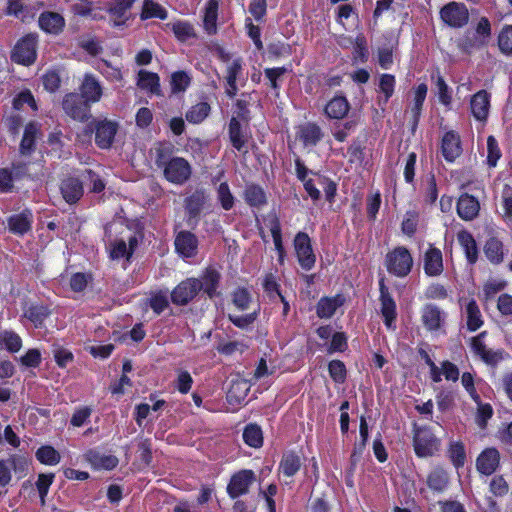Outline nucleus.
<instances>
[{"label":"nucleus","instance_id":"obj_12","mask_svg":"<svg viewBox=\"0 0 512 512\" xmlns=\"http://www.w3.org/2000/svg\"><path fill=\"white\" fill-rule=\"evenodd\" d=\"M79 91L81 98L90 105L99 102L103 96V87L100 81L91 73L84 74Z\"/></svg>","mask_w":512,"mask_h":512},{"label":"nucleus","instance_id":"obj_24","mask_svg":"<svg viewBox=\"0 0 512 512\" xmlns=\"http://www.w3.org/2000/svg\"><path fill=\"white\" fill-rule=\"evenodd\" d=\"M198 242L194 234L186 231L180 232L175 239L177 252L185 258L196 254Z\"/></svg>","mask_w":512,"mask_h":512},{"label":"nucleus","instance_id":"obj_32","mask_svg":"<svg viewBox=\"0 0 512 512\" xmlns=\"http://www.w3.org/2000/svg\"><path fill=\"white\" fill-rule=\"evenodd\" d=\"M137 85L140 89L150 92L151 94H160V79L156 73L140 70Z\"/></svg>","mask_w":512,"mask_h":512},{"label":"nucleus","instance_id":"obj_3","mask_svg":"<svg viewBox=\"0 0 512 512\" xmlns=\"http://www.w3.org/2000/svg\"><path fill=\"white\" fill-rule=\"evenodd\" d=\"M37 37L29 34L21 38L12 51L11 58L14 62L30 65L36 59Z\"/></svg>","mask_w":512,"mask_h":512},{"label":"nucleus","instance_id":"obj_16","mask_svg":"<svg viewBox=\"0 0 512 512\" xmlns=\"http://www.w3.org/2000/svg\"><path fill=\"white\" fill-rule=\"evenodd\" d=\"M486 332H481L471 340V348L475 355L479 356L482 361L487 364H497L502 359V352L500 350L494 351L486 347L484 337Z\"/></svg>","mask_w":512,"mask_h":512},{"label":"nucleus","instance_id":"obj_61","mask_svg":"<svg viewBox=\"0 0 512 512\" xmlns=\"http://www.w3.org/2000/svg\"><path fill=\"white\" fill-rule=\"evenodd\" d=\"M501 157L497 140L493 136L487 138V163L489 167H496Z\"/></svg>","mask_w":512,"mask_h":512},{"label":"nucleus","instance_id":"obj_60","mask_svg":"<svg viewBox=\"0 0 512 512\" xmlns=\"http://www.w3.org/2000/svg\"><path fill=\"white\" fill-rule=\"evenodd\" d=\"M417 225L418 213L414 210L407 211L401 225L402 232L408 236H412L416 232Z\"/></svg>","mask_w":512,"mask_h":512},{"label":"nucleus","instance_id":"obj_28","mask_svg":"<svg viewBox=\"0 0 512 512\" xmlns=\"http://www.w3.org/2000/svg\"><path fill=\"white\" fill-rule=\"evenodd\" d=\"M135 0H114L108 11L115 26H120L128 19V11Z\"/></svg>","mask_w":512,"mask_h":512},{"label":"nucleus","instance_id":"obj_6","mask_svg":"<svg viewBox=\"0 0 512 512\" xmlns=\"http://www.w3.org/2000/svg\"><path fill=\"white\" fill-rule=\"evenodd\" d=\"M294 249L300 266L305 270H310L315 264L316 257L313 253L309 236L304 232L296 234L294 239Z\"/></svg>","mask_w":512,"mask_h":512},{"label":"nucleus","instance_id":"obj_17","mask_svg":"<svg viewBox=\"0 0 512 512\" xmlns=\"http://www.w3.org/2000/svg\"><path fill=\"white\" fill-rule=\"evenodd\" d=\"M127 240L128 243L124 238L110 241L108 250L113 260L125 258L128 261L130 259L138 244V240L135 236L131 235L127 237Z\"/></svg>","mask_w":512,"mask_h":512},{"label":"nucleus","instance_id":"obj_21","mask_svg":"<svg viewBox=\"0 0 512 512\" xmlns=\"http://www.w3.org/2000/svg\"><path fill=\"white\" fill-rule=\"evenodd\" d=\"M442 154L446 161L453 162L461 154V144L458 134L449 131L442 138Z\"/></svg>","mask_w":512,"mask_h":512},{"label":"nucleus","instance_id":"obj_19","mask_svg":"<svg viewBox=\"0 0 512 512\" xmlns=\"http://www.w3.org/2000/svg\"><path fill=\"white\" fill-rule=\"evenodd\" d=\"M480 210L479 201L472 195L462 194L457 202V213L465 221H471L477 217Z\"/></svg>","mask_w":512,"mask_h":512},{"label":"nucleus","instance_id":"obj_53","mask_svg":"<svg viewBox=\"0 0 512 512\" xmlns=\"http://www.w3.org/2000/svg\"><path fill=\"white\" fill-rule=\"evenodd\" d=\"M217 200L224 210H230L235 203V197L231 193L229 185L226 182L221 183L217 188Z\"/></svg>","mask_w":512,"mask_h":512},{"label":"nucleus","instance_id":"obj_55","mask_svg":"<svg viewBox=\"0 0 512 512\" xmlns=\"http://www.w3.org/2000/svg\"><path fill=\"white\" fill-rule=\"evenodd\" d=\"M6 463H8L10 468H13L15 474L19 478H22L26 476L28 472L30 461L25 456L13 455L6 461Z\"/></svg>","mask_w":512,"mask_h":512},{"label":"nucleus","instance_id":"obj_54","mask_svg":"<svg viewBox=\"0 0 512 512\" xmlns=\"http://www.w3.org/2000/svg\"><path fill=\"white\" fill-rule=\"evenodd\" d=\"M449 457L456 468L462 467L466 460L464 445L461 442H451L449 446Z\"/></svg>","mask_w":512,"mask_h":512},{"label":"nucleus","instance_id":"obj_23","mask_svg":"<svg viewBox=\"0 0 512 512\" xmlns=\"http://www.w3.org/2000/svg\"><path fill=\"white\" fill-rule=\"evenodd\" d=\"M499 464V453L494 448L484 450L477 458L476 466L480 473L491 475Z\"/></svg>","mask_w":512,"mask_h":512},{"label":"nucleus","instance_id":"obj_25","mask_svg":"<svg viewBox=\"0 0 512 512\" xmlns=\"http://www.w3.org/2000/svg\"><path fill=\"white\" fill-rule=\"evenodd\" d=\"M265 223L271 232L275 250L278 254V260L282 264L284 262V258H285V249H284V246L282 243V232H281L280 221L275 214H270L265 219Z\"/></svg>","mask_w":512,"mask_h":512},{"label":"nucleus","instance_id":"obj_62","mask_svg":"<svg viewBox=\"0 0 512 512\" xmlns=\"http://www.w3.org/2000/svg\"><path fill=\"white\" fill-rule=\"evenodd\" d=\"M498 44L503 53H512V25L503 27L498 36Z\"/></svg>","mask_w":512,"mask_h":512},{"label":"nucleus","instance_id":"obj_15","mask_svg":"<svg viewBox=\"0 0 512 512\" xmlns=\"http://www.w3.org/2000/svg\"><path fill=\"white\" fill-rule=\"evenodd\" d=\"M423 269L426 275L436 277L442 274L443 256L440 249L430 245L423 256Z\"/></svg>","mask_w":512,"mask_h":512},{"label":"nucleus","instance_id":"obj_44","mask_svg":"<svg viewBox=\"0 0 512 512\" xmlns=\"http://www.w3.org/2000/svg\"><path fill=\"white\" fill-rule=\"evenodd\" d=\"M210 110V105L207 102L197 103L186 112V120L193 124H199L208 117Z\"/></svg>","mask_w":512,"mask_h":512},{"label":"nucleus","instance_id":"obj_52","mask_svg":"<svg viewBox=\"0 0 512 512\" xmlns=\"http://www.w3.org/2000/svg\"><path fill=\"white\" fill-rule=\"evenodd\" d=\"M395 77L391 74H383L379 79V90L384 94L383 98H380L379 102L386 104L389 98L393 95L395 89Z\"/></svg>","mask_w":512,"mask_h":512},{"label":"nucleus","instance_id":"obj_13","mask_svg":"<svg viewBox=\"0 0 512 512\" xmlns=\"http://www.w3.org/2000/svg\"><path fill=\"white\" fill-rule=\"evenodd\" d=\"M254 480V473L251 470H241L231 477L227 486L228 495L235 499L248 492L249 486Z\"/></svg>","mask_w":512,"mask_h":512},{"label":"nucleus","instance_id":"obj_42","mask_svg":"<svg viewBox=\"0 0 512 512\" xmlns=\"http://www.w3.org/2000/svg\"><path fill=\"white\" fill-rule=\"evenodd\" d=\"M168 17L167 10L154 0H144L141 12V19L158 18L164 20Z\"/></svg>","mask_w":512,"mask_h":512},{"label":"nucleus","instance_id":"obj_47","mask_svg":"<svg viewBox=\"0 0 512 512\" xmlns=\"http://www.w3.org/2000/svg\"><path fill=\"white\" fill-rule=\"evenodd\" d=\"M301 467L299 456L294 453L285 454L280 463V471L287 477L294 476Z\"/></svg>","mask_w":512,"mask_h":512},{"label":"nucleus","instance_id":"obj_43","mask_svg":"<svg viewBox=\"0 0 512 512\" xmlns=\"http://www.w3.org/2000/svg\"><path fill=\"white\" fill-rule=\"evenodd\" d=\"M244 442L253 448H259L263 444V433L261 428L256 424H249L243 431Z\"/></svg>","mask_w":512,"mask_h":512},{"label":"nucleus","instance_id":"obj_58","mask_svg":"<svg viewBox=\"0 0 512 512\" xmlns=\"http://www.w3.org/2000/svg\"><path fill=\"white\" fill-rule=\"evenodd\" d=\"M150 307L156 314L162 313L169 304L168 301V293L164 291H159L151 295L150 300Z\"/></svg>","mask_w":512,"mask_h":512},{"label":"nucleus","instance_id":"obj_27","mask_svg":"<svg viewBox=\"0 0 512 512\" xmlns=\"http://www.w3.org/2000/svg\"><path fill=\"white\" fill-rule=\"evenodd\" d=\"M297 137L305 147H314L322 138L320 127L314 123L300 125L297 130Z\"/></svg>","mask_w":512,"mask_h":512},{"label":"nucleus","instance_id":"obj_56","mask_svg":"<svg viewBox=\"0 0 512 512\" xmlns=\"http://www.w3.org/2000/svg\"><path fill=\"white\" fill-rule=\"evenodd\" d=\"M191 78L184 71H178L171 75V88L172 92H184L190 85Z\"/></svg>","mask_w":512,"mask_h":512},{"label":"nucleus","instance_id":"obj_7","mask_svg":"<svg viewBox=\"0 0 512 512\" xmlns=\"http://www.w3.org/2000/svg\"><path fill=\"white\" fill-rule=\"evenodd\" d=\"M164 175L171 183L183 184L191 175V167L184 158L175 157L166 163Z\"/></svg>","mask_w":512,"mask_h":512},{"label":"nucleus","instance_id":"obj_5","mask_svg":"<svg viewBox=\"0 0 512 512\" xmlns=\"http://www.w3.org/2000/svg\"><path fill=\"white\" fill-rule=\"evenodd\" d=\"M65 113L78 121H85L90 117V104L77 93L67 94L62 102Z\"/></svg>","mask_w":512,"mask_h":512},{"label":"nucleus","instance_id":"obj_31","mask_svg":"<svg viewBox=\"0 0 512 512\" xmlns=\"http://www.w3.org/2000/svg\"><path fill=\"white\" fill-rule=\"evenodd\" d=\"M467 328L470 331H476L483 325L481 311L474 299L467 300L464 307Z\"/></svg>","mask_w":512,"mask_h":512},{"label":"nucleus","instance_id":"obj_14","mask_svg":"<svg viewBox=\"0 0 512 512\" xmlns=\"http://www.w3.org/2000/svg\"><path fill=\"white\" fill-rule=\"evenodd\" d=\"M428 87L426 84H419L414 90V97L412 102L409 104L406 114L410 117V125L412 131H415L419 118L422 112V107L426 99Z\"/></svg>","mask_w":512,"mask_h":512},{"label":"nucleus","instance_id":"obj_11","mask_svg":"<svg viewBox=\"0 0 512 512\" xmlns=\"http://www.w3.org/2000/svg\"><path fill=\"white\" fill-rule=\"evenodd\" d=\"M380 286V302H381V314L384 318V324L389 330H395L394 324L396 319V303L391 297L388 288L385 286L384 280L381 279L379 282Z\"/></svg>","mask_w":512,"mask_h":512},{"label":"nucleus","instance_id":"obj_39","mask_svg":"<svg viewBox=\"0 0 512 512\" xmlns=\"http://www.w3.org/2000/svg\"><path fill=\"white\" fill-rule=\"evenodd\" d=\"M165 27L166 29L171 30L174 33L175 37L181 42L187 41L188 39L195 37L194 28L187 21L177 20L174 22H169L165 25Z\"/></svg>","mask_w":512,"mask_h":512},{"label":"nucleus","instance_id":"obj_37","mask_svg":"<svg viewBox=\"0 0 512 512\" xmlns=\"http://www.w3.org/2000/svg\"><path fill=\"white\" fill-rule=\"evenodd\" d=\"M201 289L210 297H214L217 294V288L220 280V274L214 268H208L203 273L201 279Z\"/></svg>","mask_w":512,"mask_h":512},{"label":"nucleus","instance_id":"obj_33","mask_svg":"<svg viewBox=\"0 0 512 512\" xmlns=\"http://www.w3.org/2000/svg\"><path fill=\"white\" fill-rule=\"evenodd\" d=\"M349 103L344 96H335L326 107L325 113L331 119H342L349 111Z\"/></svg>","mask_w":512,"mask_h":512},{"label":"nucleus","instance_id":"obj_30","mask_svg":"<svg viewBox=\"0 0 512 512\" xmlns=\"http://www.w3.org/2000/svg\"><path fill=\"white\" fill-rule=\"evenodd\" d=\"M32 224V212L24 210L23 212L13 215L8 219V225L11 232L23 235L30 230Z\"/></svg>","mask_w":512,"mask_h":512},{"label":"nucleus","instance_id":"obj_18","mask_svg":"<svg viewBox=\"0 0 512 512\" xmlns=\"http://www.w3.org/2000/svg\"><path fill=\"white\" fill-rule=\"evenodd\" d=\"M243 61L241 58H234L227 63L226 67V94L234 97L238 92L237 82L242 76Z\"/></svg>","mask_w":512,"mask_h":512},{"label":"nucleus","instance_id":"obj_1","mask_svg":"<svg viewBox=\"0 0 512 512\" xmlns=\"http://www.w3.org/2000/svg\"><path fill=\"white\" fill-rule=\"evenodd\" d=\"M385 264L389 273L397 277H405L412 269L413 258L407 248L400 246L386 255Z\"/></svg>","mask_w":512,"mask_h":512},{"label":"nucleus","instance_id":"obj_45","mask_svg":"<svg viewBox=\"0 0 512 512\" xmlns=\"http://www.w3.org/2000/svg\"><path fill=\"white\" fill-rule=\"evenodd\" d=\"M245 201L250 206H261L266 203V195L264 190L254 184L247 185L244 190Z\"/></svg>","mask_w":512,"mask_h":512},{"label":"nucleus","instance_id":"obj_49","mask_svg":"<svg viewBox=\"0 0 512 512\" xmlns=\"http://www.w3.org/2000/svg\"><path fill=\"white\" fill-rule=\"evenodd\" d=\"M37 132L38 125L36 123H29L25 127L24 135L20 144V152L22 155H28L32 151Z\"/></svg>","mask_w":512,"mask_h":512},{"label":"nucleus","instance_id":"obj_59","mask_svg":"<svg viewBox=\"0 0 512 512\" xmlns=\"http://www.w3.org/2000/svg\"><path fill=\"white\" fill-rule=\"evenodd\" d=\"M97 70L111 82H119L122 80V72L118 67L111 66L107 61H103L97 66Z\"/></svg>","mask_w":512,"mask_h":512},{"label":"nucleus","instance_id":"obj_10","mask_svg":"<svg viewBox=\"0 0 512 512\" xmlns=\"http://www.w3.org/2000/svg\"><path fill=\"white\" fill-rule=\"evenodd\" d=\"M118 131V123L102 119L95 123V142L101 149L110 148Z\"/></svg>","mask_w":512,"mask_h":512},{"label":"nucleus","instance_id":"obj_4","mask_svg":"<svg viewBox=\"0 0 512 512\" xmlns=\"http://www.w3.org/2000/svg\"><path fill=\"white\" fill-rule=\"evenodd\" d=\"M440 17L448 26L461 28L468 23L469 12L463 3L450 2L440 10Z\"/></svg>","mask_w":512,"mask_h":512},{"label":"nucleus","instance_id":"obj_9","mask_svg":"<svg viewBox=\"0 0 512 512\" xmlns=\"http://www.w3.org/2000/svg\"><path fill=\"white\" fill-rule=\"evenodd\" d=\"M421 321L429 332H439L446 321V313L435 304H426L421 309Z\"/></svg>","mask_w":512,"mask_h":512},{"label":"nucleus","instance_id":"obj_57","mask_svg":"<svg viewBox=\"0 0 512 512\" xmlns=\"http://www.w3.org/2000/svg\"><path fill=\"white\" fill-rule=\"evenodd\" d=\"M249 386L244 380H237L232 383L230 390L228 391V398L230 400L235 399L237 402H241L247 396Z\"/></svg>","mask_w":512,"mask_h":512},{"label":"nucleus","instance_id":"obj_38","mask_svg":"<svg viewBox=\"0 0 512 512\" xmlns=\"http://www.w3.org/2000/svg\"><path fill=\"white\" fill-rule=\"evenodd\" d=\"M229 138L232 146L239 152L245 151L247 135L242 131L239 121L233 117L229 123Z\"/></svg>","mask_w":512,"mask_h":512},{"label":"nucleus","instance_id":"obj_63","mask_svg":"<svg viewBox=\"0 0 512 512\" xmlns=\"http://www.w3.org/2000/svg\"><path fill=\"white\" fill-rule=\"evenodd\" d=\"M47 314V309L43 306H31L24 312L25 317L33 322L36 327L42 324Z\"/></svg>","mask_w":512,"mask_h":512},{"label":"nucleus","instance_id":"obj_36","mask_svg":"<svg viewBox=\"0 0 512 512\" xmlns=\"http://www.w3.org/2000/svg\"><path fill=\"white\" fill-rule=\"evenodd\" d=\"M457 240L465 252L469 263H475L477 260L478 250L475 239L468 231L462 230L457 234Z\"/></svg>","mask_w":512,"mask_h":512},{"label":"nucleus","instance_id":"obj_50","mask_svg":"<svg viewBox=\"0 0 512 512\" xmlns=\"http://www.w3.org/2000/svg\"><path fill=\"white\" fill-rule=\"evenodd\" d=\"M486 257L493 263H500L503 259V245L497 238H490L484 247Z\"/></svg>","mask_w":512,"mask_h":512},{"label":"nucleus","instance_id":"obj_51","mask_svg":"<svg viewBox=\"0 0 512 512\" xmlns=\"http://www.w3.org/2000/svg\"><path fill=\"white\" fill-rule=\"evenodd\" d=\"M2 344L9 352L16 353L22 348V339L17 333L5 330L0 332V345Z\"/></svg>","mask_w":512,"mask_h":512},{"label":"nucleus","instance_id":"obj_8","mask_svg":"<svg viewBox=\"0 0 512 512\" xmlns=\"http://www.w3.org/2000/svg\"><path fill=\"white\" fill-rule=\"evenodd\" d=\"M201 282L197 278H188L179 283L171 292V300L176 305H185L201 290Z\"/></svg>","mask_w":512,"mask_h":512},{"label":"nucleus","instance_id":"obj_29","mask_svg":"<svg viewBox=\"0 0 512 512\" xmlns=\"http://www.w3.org/2000/svg\"><path fill=\"white\" fill-rule=\"evenodd\" d=\"M39 25L42 30L51 34H58L62 31L65 21L64 18L54 12L42 13L39 18Z\"/></svg>","mask_w":512,"mask_h":512},{"label":"nucleus","instance_id":"obj_2","mask_svg":"<svg viewBox=\"0 0 512 512\" xmlns=\"http://www.w3.org/2000/svg\"><path fill=\"white\" fill-rule=\"evenodd\" d=\"M413 445L418 457L432 456L439 449V440L433 432L426 427L415 429Z\"/></svg>","mask_w":512,"mask_h":512},{"label":"nucleus","instance_id":"obj_41","mask_svg":"<svg viewBox=\"0 0 512 512\" xmlns=\"http://www.w3.org/2000/svg\"><path fill=\"white\" fill-rule=\"evenodd\" d=\"M218 2L209 0L205 6L204 29L208 34H214L217 30Z\"/></svg>","mask_w":512,"mask_h":512},{"label":"nucleus","instance_id":"obj_20","mask_svg":"<svg viewBox=\"0 0 512 512\" xmlns=\"http://www.w3.org/2000/svg\"><path fill=\"white\" fill-rule=\"evenodd\" d=\"M471 112L478 121H485L490 107V96L485 90L478 91L470 102Z\"/></svg>","mask_w":512,"mask_h":512},{"label":"nucleus","instance_id":"obj_26","mask_svg":"<svg viewBox=\"0 0 512 512\" xmlns=\"http://www.w3.org/2000/svg\"><path fill=\"white\" fill-rule=\"evenodd\" d=\"M37 10L28 0H9L8 14L14 15L23 22H27L36 16Z\"/></svg>","mask_w":512,"mask_h":512},{"label":"nucleus","instance_id":"obj_46","mask_svg":"<svg viewBox=\"0 0 512 512\" xmlns=\"http://www.w3.org/2000/svg\"><path fill=\"white\" fill-rule=\"evenodd\" d=\"M36 459L45 465L54 466L60 462V454L52 446L44 445L36 451Z\"/></svg>","mask_w":512,"mask_h":512},{"label":"nucleus","instance_id":"obj_35","mask_svg":"<svg viewBox=\"0 0 512 512\" xmlns=\"http://www.w3.org/2000/svg\"><path fill=\"white\" fill-rule=\"evenodd\" d=\"M343 303L344 298L341 295L322 298L317 305V314L320 318H330Z\"/></svg>","mask_w":512,"mask_h":512},{"label":"nucleus","instance_id":"obj_48","mask_svg":"<svg viewBox=\"0 0 512 512\" xmlns=\"http://www.w3.org/2000/svg\"><path fill=\"white\" fill-rule=\"evenodd\" d=\"M435 78V93L438 96L439 102L446 108L450 109L452 102L451 89L446 84L445 80L440 74H437Z\"/></svg>","mask_w":512,"mask_h":512},{"label":"nucleus","instance_id":"obj_40","mask_svg":"<svg viewBox=\"0 0 512 512\" xmlns=\"http://www.w3.org/2000/svg\"><path fill=\"white\" fill-rule=\"evenodd\" d=\"M449 483L447 472L442 468H435L427 477V485L436 492H443Z\"/></svg>","mask_w":512,"mask_h":512},{"label":"nucleus","instance_id":"obj_64","mask_svg":"<svg viewBox=\"0 0 512 512\" xmlns=\"http://www.w3.org/2000/svg\"><path fill=\"white\" fill-rule=\"evenodd\" d=\"M91 280V276L86 273H74L69 279V285L72 291L82 292Z\"/></svg>","mask_w":512,"mask_h":512},{"label":"nucleus","instance_id":"obj_34","mask_svg":"<svg viewBox=\"0 0 512 512\" xmlns=\"http://www.w3.org/2000/svg\"><path fill=\"white\" fill-rule=\"evenodd\" d=\"M61 192L68 203H75L83 195L82 182L77 178H68L63 181Z\"/></svg>","mask_w":512,"mask_h":512},{"label":"nucleus","instance_id":"obj_22","mask_svg":"<svg viewBox=\"0 0 512 512\" xmlns=\"http://www.w3.org/2000/svg\"><path fill=\"white\" fill-rule=\"evenodd\" d=\"M86 460L95 470H111L118 465V459L114 455L103 454L96 450H90L85 454Z\"/></svg>","mask_w":512,"mask_h":512}]
</instances>
